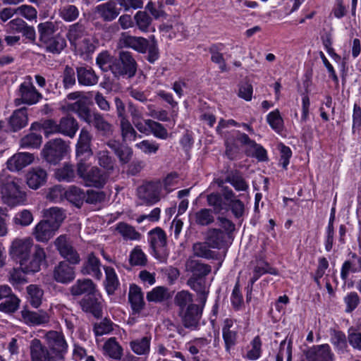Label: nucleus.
<instances>
[{"mask_svg": "<svg viewBox=\"0 0 361 361\" xmlns=\"http://www.w3.org/2000/svg\"><path fill=\"white\" fill-rule=\"evenodd\" d=\"M185 266L187 270L192 274L190 277L205 278L212 271V267L209 264L192 259H188Z\"/></svg>", "mask_w": 361, "mask_h": 361, "instance_id": "33", "label": "nucleus"}, {"mask_svg": "<svg viewBox=\"0 0 361 361\" xmlns=\"http://www.w3.org/2000/svg\"><path fill=\"white\" fill-rule=\"evenodd\" d=\"M32 246L33 240L30 237L16 238L11 245L9 249L10 255L20 263L23 259L29 257Z\"/></svg>", "mask_w": 361, "mask_h": 361, "instance_id": "15", "label": "nucleus"}, {"mask_svg": "<svg viewBox=\"0 0 361 361\" xmlns=\"http://www.w3.org/2000/svg\"><path fill=\"white\" fill-rule=\"evenodd\" d=\"M192 251L195 256L204 259H214L216 254L209 249V245L206 243L197 242L193 244Z\"/></svg>", "mask_w": 361, "mask_h": 361, "instance_id": "54", "label": "nucleus"}, {"mask_svg": "<svg viewBox=\"0 0 361 361\" xmlns=\"http://www.w3.org/2000/svg\"><path fill=\"white\" fill-rule=\"evenodd\" d=\"M98 164L103 168L106 172L111 173L114 170L115 159L110 155L109 152L104 149L96 153Z\"/></svg>", "mask_w": 361, "mask_h": 361, "instance_id": "38", "label": "nucleus"}, {"mask_svg": "<svg viewBox=\"0 0 361 361\" xmlns=\"http://www.w3.org/2000/svg\"><path fill=\"white\" fill-rule=\"evenodd\" d=\"M233 321L231 319H226L224 322L222 328L223 338L225 343V348L226 351H230V349L233 347L237 342L238 331L234 326Z\"/></svg>", "mask_w": 361, "mask_h": 361, "instance_id": "27", "label": "nucleus"}, {"mask_svg": "<svg viewBox=\"0 0 361 361\" xmlns=\"http://www.w3.org/2000/svg\"><path fill=\"white\" fill-rule=\"evenodd\" d=\"M68 145L61 138L49 141L44 147L42 154L44 159L51 164H56L64 157Z\"/></svg>", "mask_w": 361, "mask_h": 361, "instance_id": "8", "label": "nucleus"}, {"mask_svg": "<svg viewBox=\"0 0 361 361\" xmlns=\"http://www.w3.org/2000/svg\"><path fill=\"white\" fill-rule=\"evenodd\" d=\"M83 275H90L97 280L102 278L101 262L93 252L87 255L80 270Z\"/></svg>", "mask_w": 361, "mask_h": 361, "instance_id": "21", "label": "nucleus"}, {"mask_svg": "<svg viewBox=\"0 0 361 361\" xmlns=\"http://www.w3.org/2000/svg\"><path fill=\"white\" fill-rule=\"evenodd\" d=\"M63 110L75 113L78 117L87 124L92 126L100 135L109 137L114 133V126L104 116L96 110H92L83 100L73 103H66Z\"/></svg>", "mask_w": 361, "mask_h": 361, "instance_id": "1", "label": "nucleus"}, {"mask_svg": "<svg viewBox=\"0 0 361 361\" xmlns=\"http://www.w3.org/2000/svg\"><path fill=\"white\" fill-rule=\"evenodd\" d=\"M64 196L70 202L80 208L83 204L85 194L82 189L75 185L70 186L65 190Z\"/></svg>", "mask_w": 361, "mask_h": 361, "instance_id": "40", "label": "nucleus"}, {"mask_svg": "<svg viewBox=\"0 0 361 361\" xmlns=\"http://www.w3.org/2000/svg\"><path fill=\"white\" fill-rule=\"evenodd\" d=\"M149 336H144L141 338H137L130 342L131 350L137 355H147L150 349Z\"/></svg>", "mask_w": 361, "mask_h": 361, "instance_id": "49", "label": "nucleus"}, {"mask_svg": "<svg viewBox=\"0 0 361 361\" xmlns=\"http://www.w3.org/2000/svg\"><path fill=\"white\" fill-rule=\"evenodd\" d=\"M302 361H334V354L329 344L313 345L303 350Z\"/></svg>", "mask_w": 361, "mask_h": 361, "instance_id": "13", "label": "nucleus"}, {"mask_svg": "<svg viewBox=\"0 0 361 361\" xmlns=\"http://www.w3.org/2000/svg\"><path fill=\"white\" fill-rule=\"evenodd\" d=\"M128 300L134 313H140L145 307L143 293L141 288L135 284L130 286Z\"/></svg>", "mask_w": 361, "mask_h": 361, "instance_id": "29", "label": "nucleus"}, {"mask_svg": "<svg viewBox=\"0 0 361 361\" xmlns=\"http://www.w3.org/2000/svg\"><path fill=\"white\" fill-rule=\"evenodd\" d=\"M34 160L32 154L19 152L13 155L6 162L7 168L11 171H18L30 165Z\"/></svg>", "mask_w": 361, "mask_h": 361, "instance_id": "24", "label": "nucleus"}, {"mask_svg": "<svg viewBox=\"0 0 361 361\" xmlns=\"http://www.w3.org/2000/svg\"><path fill=\"white\" fill-rule=\"evenodd\" d=\"M134 19L140 30L147 31L152 23V18L146 11H137L134 16Z\"/></svg>", "mask_w": 361, "mask_h": 361, "instance_id": "63", "label": "nucleus"}, {"mask_svg": "<svg viewBox=\"0 0 361 361\" xmlns=\"http://www.w3.org/2000/svg\"><path fill=\"white\" fill-rule=\"evenodd\" d=\"M236 138L240 144L244 147V153L247 157H251L255 154V149L259 145L255 140H251L249 136L240 131H236Z\"/></svg>", "mask_w": 361, "mask_h": 361, "instance_id": "48", "label": "nucleus"}, {"mask_svg": "<svg viewBox=\"0 0 361 361\" xmlns=\"http://www.w3.org/2000/svg\"><path fill=\"white\" fill-rule=\"evenodd\" d=\"M195 222L200 226H207L213 223L214 217L212 210L209 209H201L194 214Z\"/></svg>", "mask_w": 361, "mask_h": 361, "instance_id": "60", "label": "nucleus"}, {"mask_svg": "<svg viewBox=\"0 0 361 361\" xmlns=\"http://www.w3.org/2000/svg\"><path fill=\"white\" fill-rule=\"evenodd\" d=\"M47 172L40 168H35L29 171L26 175L27 185L32 189H37L47 180Z\"/></svg>", "mask_w": 361, "mask_h": 361, "instance_id": "31", "label": "nucleus"}, {"mask_svg": "<svg viewBox=\"0 0 361 361\" xmlns=\"http://www.w3.org/2000/svg\"><path fill=\"white\" fill-rule=\"evenodd\" d=\"M331 343L338 350L343 351L347 348V340L345 334L336 329H330Z\"/></svg>", "mask_w": 361, "mask_h": 361, "instance_id": "59", "label": "nucleus"}, {"mask_svg": "<svg viewBox=\"0 0 361 361\" xmlns=\"http://www.w3.org/2000/svg\"><path fill=\"white\" fill-rule=\"evenodd\" d=\"M0 303V311L5 313H13L19 308L20 300L13 293Z\"/></svg>", "mask_w": 361, "mask_h": 361, "instance_id": "56", "label": "nucleus"}, {"mask_svg": "<svg viewBox=\"0 0 361 361\" xmlns=\"http://www.w3.org/2000/svg\"><path fill=\"white\" fill-rule=\"evenodd\" d=\"M44 216L49 223L59 230L66 216L63 209L59 207H51L44 212Z\"/></svg>", "mask_w": 361, "mask_h": 361, "instance_id": "36", "label": "nucleus"}, {"mask_svg": "<svg viewBox=\"0 0 361 361\" xmlns=\"http://www.w3.org/2000/svg\"><path fill=\"white\" fill-rule=\"evenodd\" d=\"M137 64L133 54L126 51H121L111 66V71L116 77L131 78L137 72Z\"/></svg>", "mask_w": 361, "mask_h": 361, "instance_id": "4", "label": "nucleus"}, {"mask_svg": "<svg viewBox=\"0 0 361 361\" xmlns=\"http://www.w3.org/2000/svg\"><path fill=\"white\" fill-rule=\"evenodd\" d=\"M135 147L145 154H155L159 149V145L155 141L144 140L135 145Z\"/></svg>", "mask_w": 361, "mask_h": 361, "instance_id": "62", "label": "nucleus"}, {"mask_svg": "<svg viewBox=\"0 0 361 361\" xmlns=\"http://www.w3.org/2000/svg\"><path fill=\"white\" fill-rule=\"evenodd\" d=\"M47 255L44 249L39 245L34 246V252L30 256L22 260L20 266L23 271L25 274L36 273L41 269V265L46 261Z\"/></svg>", "mask_w": 361, "mask_h": 361, "instance_id": "10", "label": "nucleus"}, {"mask_svg": "<svg viewBox=\"0 0 361 361\" xmlns=\"http://www.w3.org/2000/svg\"><path fill=\"white\" fill-rule=\"evenodd\" d=\"M59 133L73 138L79 128L78 122L71 116H67L62 117L59 123Z\"/></svg>", "mask_w": 361, "mask_h": 361, "instance_id": "34", "label": "nucleus"}, {"mask_svg": "<svg viewBox=\"0 0 361 361\" xmlns=\"http://www.w3.org/2000/svg\"><path fill=\"white\" fill-rule=\"evenodd\" d=\"M92 135L90 131L85 127L82 128L80 130L76 144V157L78 161H80V159L85 161L92 156Z\"/></svg>", "mask_w": 361, "mask_h": 361, "instance_id": "14", "label": "nucleus"}, {"mask_svg": "<svg viewBox=\"0 0 361 361\" xmlns=\"http://www.w3.org/2000/svg\"><path fill=\"white\" fill-rule=\"evenodd\" d=\"M148 235L153 255L160 262H166L169 257V252L165 231L160 227H157L149 231Z\"/></svg>", "mask_w": 361, "mask_h": 361, "instance_id": "5", "label": "nucleus"}, {"mask_svg": "<svg viewBox=\"0 0 361 361\" xmlns=\"http://www.w3.org/2000/svg\"><path fill=\"white\" fill-rule=\"evenodd\" d=\"M116 231L126 240H139L141 238V234L133 226L125 222L117 224Z\"/></svg>", "mask_w": 361, "mask_h": 361, "instance_id": "41", "label": "nucleus"}, {"mask_svg": "<svg viewBox=\"0 0 361 361\" xmlns=\"http://www.w3.org/2000/svg\"><path fill=\"white\" fill-rule=\"evenodd\" d=\"M27 299L30 305L37 308L42 304V299L44 295V292L37 285H30L27 287Z\"/></svg>", "mask_w": 361, "mask_h": 361, "instance_id": "51", "label": "nucleus"}, {"mask_svg": "<svg viewBox=\"0 0 361 361\" xmlns=\"http://www.w3.org/2000/svg\"><path fill=\"white\" fill-rule=\"evenodd\" d=\"M78 82L82 86H94L99 81V76L89 66H80L76 68Z\"/></svg>", "mask_w": 361, "mask_h": 361, "instance_id": "28", "label": "nucleus"}, {"mask_svg": "<svg viewBox=\"0 0 361 361\" xmlns=\"http://www.w3.org/2000/svg\"><path fill=\"white\" fill-rule=\"evenodd\" d=\"M173 302L178 308V315L183 325L187 329H195L202 317V305L195 304L193 295L185 290L176 293Z\"/></svg>", "mask_w": 361, "mask_h": 361, "instance_id": "2", "label": "nucleus"}, {"mask_svg": "<svg viewBox=\"0 0 361 361\" xmlns=\"http://www.w3.org/2000/svg\"><path fill=\"white\" fill-rule=\"evenodd\" d=\"M353 260H346L342 264L341 277L343 281H346L350 272L355 273L361 271V257L355 253L352 255Z\"/></svg>", "mask_w": 361, "mask_h": 361, "instance_id": "35", "label": "nucleus"}, {"mask_svg": "<svg viewBox=\"0 0 361 361\" xmlns=\"http://www.w3.org/2000/svg\"><path fill=\"white\" fill-rule=\"evenodd\" d=\"M22 321L29 326H39L46 324L50 321V316L46 311H31L23 308L21 311Z\"/></svg>", "mask_w": 361, "mask_h": 361, "instance_id": "20", "label": "nucleus"}, {"mask_svg": "<svg viewBox=\"0 0 361 361\" xmlns=\"http://www.w3.org/2000/svg\"><path fill=\"white\" fill-rule=\"evenodd\" d=\"M162 183L160 180L147 182L137 189V195L142 203L150 206L160 200Z\"/></svg>", "mask_w": 361, "mask_h": 361, "instance_id": "7", "label": "nucleus"}, {"mask_svg": "<svg viewBox=\"0 0 361 361\" xmlns=\"http://www.w3.org/2000/svg\"><path fill=\"white\" fill-rule=\"evenodd\" d=\"M236 138L240 144L244 147V153L247 157H251L255 154V149L259 145L255 140H251L249 136L240 131H236Z\"/></svg>", "mask_w": 361, "mask_h": 361, "instance_id": "47", "label": "nucleus"}, {"mask_svg": "<svg viewBox=\"0 0 361 361\" xmlns=\"http://www.w3.org/2000/svg\"><path fill=\"white\" fill-rule=\"evenodd\" d=\"M106 279L105 288L109 295H112L119 286V281L114 268L111 267H104Z\"/></svg>", "mask_w": 361, "mask_h": 361, "instance_id": "42", "label": "nucleus"}, {"mask_svg": "<svg viewBox=\"0 0 361 361\" xmlns=\"http://www.w3.org/2000/svg\"><path fill=\"white\" fill-rule=\"evenodd\" d=\"M77 173L87 186L98 188H103L109 177V173L96 166L89 169V165L82 159L78 161Z\"/></svg>", "mask_w": 361, "mask_h": 361, "instance_id": "3", "label": "nucleus"}, {"mask_svg": "<svg viewBox=\"0 0 361 361\" xmlns=\"http://www.w3.org/2000/svg\"><path fill=\"white\" fill-rule=\"evenodd\" d=\"M223 183L224 181L221 180L218 184L221 188L223 197L228 202L231 212L235 218L242 217L245 212L244 203L237 198L235 192L231 188L228 186H224Z\"/></svg>", "mask_w": 361, "mask_h": 361, "instance_id": "16", "label": "nucleus"}, {"mask_svg": "<svg viewBox=\"0 0 361 361\" xmlns=\"http://www.w3.org/2000/svg\"><path fill=\"white\" fill-rule=\"evenodd\" d=\"M75 277L74 268L66 262H59L54 269L53 278L61 283H68Z\"/></svg>", "mask_w": 361, "mask_h": 361, "instance_id": "23", "label": "nucleus"}, {"mask_svg": "<svg viewBox=\"0 0 361 361\" xmlns=\"http://www.w3.org/2000/svg\"><path fill=\"white\" fill-rule=\"evenodd\" d=\"M45 339L56 360H61L68 348L63 334L56 331H49L46 334Z\"/></svg>", "mask_w": 361, "mask_h": 361, "instance_id": "12", "label": "nucleus"}, {"mask_svg": "<svg viewBox=\"0 0 361 361\" xmlns=\"http://www.w3.org/2000/svg\"><path fill=\"white\" fill-rule=\"evenodd\" d=\"M27 124V109L25 107L16 110L9 120V125L13 131H18Z\"/></svg>", "mask_w": 361, "mask_h": 361, "instance_id": "37", "label": "nucleus"}, {"mask_svg": "<svg viewBox=\"0 0 361 361\" xmlns=\"http://www.w3.org/2000/svg\"><path fill=\"white\" fill-rule=\"evenodd\" d=\"M145 125L149 129L150 133L155 137L161 140H166L169 137L166 128L160 123L151 119L145 120Z\"/></svg>", "mask_w": 361, "mask_h": 361, "instance_id": "53", "label": "nucleus"}, {"mask_svg": "<svg viewBox=\"0 0 361 361\" xmlns=\"http://www.w3.org/2000/svg\"><path fill=\"white\" fill-rule=\"evenodd\" d=\"M236 141V135L227 137L225 140V154L230 160H235L240 157V147Z\"/></svg>", "mask_w": 361, "mask_h": 361, "instance_id": "46", "label": "nucleus"}, {"mask_svg": "<svg viewBox=\"0 0 361 361\" xmlns=\"http://www.w3.org/2000/svg\"><path fill=\"white\" fill-rule=\"evenodd\" d=\"M121 137L123 142L135 141L142 136L134 129L129 119L120 121Z\"/></svg>", "mask_w": 361, "mask_h": 361, "instance_id": "44", "label": "nucleus"}, {"mask_svg": "<svg viewBox=\"0 0 361 361\" xmlns=\"http://www.w3.org/2000/svg\"><path fill=\"white\" fill-rule=\"evenodd\" d=\"M42 137L36 133H30L20 140V146L23 147L37 148L42 143Z\"/></svg>", "mask_w": 361, "mask_h": 361, "instance_id": "61", "label": "nucleus"}, {"mask_svg": "<svg viewBox=\"0 0 361 361\" xmlns=\"http://www.w3.org/2000/svg\"><path fill=\"white\" fill-rule=\"evenodd\" d=\"M170 298L169 289L164 286H157L147 293L149 302H161Z\"/></svg>", "mask_w": 361, "mask_h": 361, "instance_id": "52", "label": "nucleus"}, {"mask_svg": "<svg viewBox=\"0 0 361 361\" xmlns=\"http://www.w3.org/2000/svg\"><path fill=\"white\" fill-rule=\"evenodd\" d=\"M60 16L66 21H73L79 16V11L75 6L66 5L60 9Z\"/></svg>", "mask_w": 361, "mask_h": 361, "instance_id": "64", "label": "nucleus"}, {"mask_svg": "<svg viewBox=\"0 0 361 361\" xmlns=\"http://www.w3.org/2000/svg\"><path fill=\"white\" fill-rule=\"evenodd\" d=\"M48 220H40L33 228L32 235L39 243H48L56 234V230Z\"/></svg>", "mask_w": 361, "mask_h": 361, "instance_id": "17", "label": "nucleus"}, {"mask_svg": "<svg viewBox=\"0 0 361 361\" xmlns=\"http://www.w3.org/2000/svg\"><path fill=\"white\" fill-rule=\"evenodd\" d=\"M66 40L60 34L55 35L42 43L46 51L53 54H59L66 47Z\"/></svg>", "mask_w": 361, "mask_h": 361, "instance_id": "32", "label": "nucleus"}, {"mask_svg": "<svg viewBox=\"0 0 361 361\" xmlns=\"http://www.w3.org/2000/svg\"><path fill=\"white\" fill-rule=\"evenodd\" d=\"M32 361H56L53 355L38 339H33L30 345Z\"/></svg>", "mask_w": 361, "mask_h": 361, "instance_id": "26", "label": "nucleus"}, {"mask_svg": "<svg viewBox=\"0 0 361 361\" xmlns=\"http://www.w3.org/2000/svg\"><path fill=\"white\" fill-rule=\"evenodd\" d=\"M80 305L83 311L91 313L97 318L102 316V296L99 291H97L94 295L84 297L80 301Z\"/></svg>", "mask_w": 361, "mask_h": 361, "instance_id": "19", "label": "nucleus"}, {"mask_svg": "<svg viewBox=\"0 0 361 361\" xmlns=\"http://www.w3.org/2000/svg\"><path fill=\"white\" fill-rule=\"evenodd\" d=\"M121 11V8H117L115 2L107 1L99 4L95 7V13L104 21L111 22L116 19Z\"/></svg>", "mask_w": 361, "mask_h": 361, "instance_id": "25", "label": "nucleus"}, {"mask_svg": "<svg viewBox=\"0 0 361 361\" xmlns=\"http://www.w3.org/2000/svg\"><path fill=\"white\" fill-rule=\"evenodd\" d=\"M58 30L56 24L52 21H46L40 23L37 25L39 33V41L42 44L49 38L54 37V33Z\"/></svg>", "mask_w": 361, "mask_h": 361, "instance_id": "39", "label": "nucleus"}, {"mask_svg": "<svg viewBox=\"0 0 361 361\" xmlns=\"http://www.w3.org/2000/svg\"><path fill=\"white\" fill-rule=\"evenodd\" d=\"M103 348L105 353L108 355L111 358L115 360L121 359L123 349L117 342L116 338L111 337L109 338L105 342Z\"/></svg>", "mask_w": 361, "mask_h": 361, "instance_id": "50", "label": "nucleus"}, {"mask_svg": "<svg viewBox=\"0 0 361 361\" xmlns=\"http://www.w3.org/2000/svg\"><path fill=\"white\" fill-rule=\"evenodd\" d=\"M206 239L209 247L220 249L224 244L225 235L221 230L211 228L207 231Z\"/></svg>", "mask_w": 361, "mask_h": 361, "instance_id": "43", "label": "nucleus"}, {"mask_svg": "<svg viewBox=\"0 0 361 361\" xmlns=\"http://www.w3.org/2000/svg\"><path fill=\"white\" fill-rule=\"evenodd\" d=\"M226 183H229L236 191H247L249 185L243 176L237 171L230 173L225 178Z\"/></svg>", "mask_w": 361, "mask_h": 361, "instance_id": "45", "label": "nucleus"}, {"mask_svg": "<svg viewBox=\"0 0 361 361\" xmlns=\"http://www.w3.org/2000/svg\"><path fill=\"white\" fill-rule=\"evenodd\" d=\"M56 177L60 181L70 182L75 178V169L73 164L66 163L56 171Z\"/></svg>", "mask_w": 361, "mask_h": 361, "instance_id": "58", "label": "nucleus"}, {"mask_svg": "<svg viewBox=\"0 0 361 361\" xmlns=\"http://www.w3.org/2000/svg\"><path fill=\"white\" fill-rule=\"evenodd\" d=\"M18 94L20 98L15 99V104L19 105L20 103L29 105L37 103L42 95L35 87L32 78L27 76L23 82L19 87Z\"/></svg>", "mask_w": 361, "mask_h": 361, "instance_id": "11", "label": "nucleus"}, {"mask_svg": "<svg viewBox=\"0 0 361 361\" xmlns=\"http://www.w3.org/2000/svg\"><path fill=\"white\" fill-rule=\"evenodd\" d=\"M85 33L84 25L77 23L70 26L66 36L71 44L77 46V41L81 39Z\"/></svg>", "mask_w": 361, "mask_h": 361, "instance_id": "55", "label": "nucleus"}, {"mask_svg": "<svg viewBox=\"0 0 361 361\" xmlns=\"http://www.w3.org/2000/svg\"><path fill=\"white\" fill-rule=\"evenodd\" d=\"M98 290L96 285L91 279H78L71 287V293L74 296L81 295L82 294L94 295Z\"/></svg>", "mask_w": 361, "mask_h": 361, "instance_id": "30", "label": "nucleus"}, {"mask_svg": "<svg viewBox=\"0 0 361 361\" xmlns=\"http://www.w3.org/2000/svg\"><path fill=\"white\" fill-rule=\"evenodd\" d=\"M120 47L131 48L139 53H146L148 45V40L142 37H135L123 32L118 39Z\"/></svg>", "mask_w": 361, "mask_h": 361, "instance_id": "18", "label": "nucleus"}, {"mask_svg": "<svg viewBox=\"0 0 361 361\" xmlns=\"http://www.w3.org/2000/svg\"><path fill=\"white\" fill-rule=\"evenodd\" d=\"M147 259L146 255L142 250L140 246H135L130 252L129 256V263L130 266L143 267L147 264Z\"/></svg>", "mask_w": 361, "mask_h": 361, "instance_id": "57", "label": "nucleus"}, {"mask_svg": "<svg viewBox=\"0 0 361 361\" xmlns=\"http://www.w3.org/2000/svg\"><path fill=\"white\" fill-rule=\"evenodd\" d=\"M54 246L62 257L73 264L80 262V255L73 247L70 238L67 235H61L54 241Z\"/></svg>", "mask_w": 361, "mask_h": 361, "instance_id": "9", "label": "nucleus"}, {"mask_svg": "<svg viewBox=\"0 0 361 361\" xmlns=\"http://www.w3.org/2000/svg\"><path fill=\"white\" fill-rule=\"evenodd\" d=\"M187 285L196 292L200 302L204 307L209 293V285L207 284L206 279L190 277L187 281Z\"/></svg>", "mask_w": 361, "mask_h": 361, "instance_id": "22", "label": "nucleus"}, {"mask_svg": "<svg viewBox=\"0 0 361 361\" xmlns=\"http://www.w3.org/2000/svg\"><path fill=\"white\" fill-rule=\"evenodd\" d=\"M2 194L4 202L11 207L24 204L26 201V194L21 190L19 180L16 178L6 180L2 188Z\"/></svg>", "mask_w": 361, "mask_h": 361, "instance_id": "6", "label": "nucleus"}]
</instances>
